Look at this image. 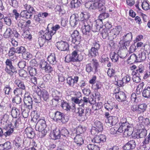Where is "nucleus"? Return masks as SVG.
Masks as SVG:
<instances>
[{
  "instance_id": "a878e982",
  "label": "nucleus",
  "mask_w": 150,
  "mask_h": 150,
  "mask_svg": "<svg viewBox=\"0 0 150 150\" xmlns=\"http://www.w3.org/2000/svg\"><path fill=\"white\" fill-rule=\"evenodd\" d=\"M81 102L80 105L82 107H84L85 105H86L88 103L90 104H92L93 103V100L91 101L89 100V98H87L86 96L84 97L82 99H81Z\"/></svg>"
},
{
  "instance_id": "20e7f679",
  "label": "nucleus",
  "mask_w": 150,
  "mask_h": 150,
  "mask_svg": "<svg viewBox=\"0 0 150 150\" xmlns=\"http://www.w3.org/2000/svg\"><path fill=\"white\" fill-rule=\"evenodd\" d=\"M91 62V63L87 64L85 66L86 71L88 73L93 72L94 69H97L99 66V63L96 59H92Z\"/></svg>"
},
{
  "instance_id": "3c124183",
  "label": "nucleus",
  "mask_w": 150,
  "mask_h": 150,
  "mask_svg": "<svg viewBox=\"0 0 150 150\" xmlns=\"http://www.w3.org/2000/svg\"><path fill=\"white\" fill-rule=\"evenodd\" d=\"M109 13L106 12H104L100 14L99 16L98 19L102 22V20L104 19L107 18L109 16Z\"/></svg>"
},
{
  "instance_id": "393cba45",
  "label": "nucleus",
  "mask_w": 150,
  "mask_h": 150,
  "mask_svg": "<svg viewBox=\"0 0 150 150\" xmlns=\"http://www.w3.org/2000/svg\"><path fill=\"white\" fill-rule=\"evenodd\" d=\"M147 105L145 103H142L138 105V114H143L146 110Z\"/></svg>"
},
{
  "instance_id": "4468645a",
  "label": "nucleus",
  "mask_w": 150,
  "mask_h": 150,
  "mask_svg": "<svg viewBox=\"0 0 150 150\" xmlns=\"http://www.w3.org/2000/svg\"><path fill=\"white\" fill-rule=\"evenodd\" d=\"M46 125L45 121L43 120H40L36 124L35 129L36 131L39 132L46 128Z\"/></svg>"
},
{
  "instance_id": "423d86ee",
  "label": "nucleus",
  "mask_w": 150,
  "mask_h": 150,
  "mask_svg": "<svg viewBox=\"0 0 150 150\" xmlns=\"http://www.w3.org/2000/svg\"><path fill=\"white\" fill-rule=\"evenodd\" d=\"M78 111L77 114L78 116L80 117L81 120L83 121L87 119L88 117L90 114V110L89 109H86L85 111L84 107H79L78 108Z\"/></svg>"
},
{
  "instance_id": "4be33fe9",
  "label": "nucleus",
  "mask_w": 150,
  "mask_h": 150,
  "mask_svg": "<svg viewBox=\"0 0 150 150\" xmlns=\"http://www.w3.org/2000/svg\"><path fill=\"white\" fill-rule=\"evenodd\" d=\"M75 97H72L71 98V100L74 103L78 104L79 106H81L80 104L81 102V100L79 99V98L81 97V93L79 91L76 92L75 94Z\"/></svg>"
},
{
  "instance_id": "9d476101",
  "label": "nucleus",
  "mask_w": 150,
  "mask_h": 150,
  "mask_svg": "<svg viewBox=\"0 0 150 150\" xmlns=\"http://www.w3.org/2000/svg\"><path fill=\"white\" fill-rule=\"evenodd\" d=\"M106 139V137L104 134L96 135L92 139L91 141L94 143L99 144L101 145L105 142Z\"/></svg>"
},
{
  "instance_id": "f03ea898",
  "label": "nucleus",
  "mask_w": 150,
  "mask_h": 150,
  "mask_svg": "<svg viewBox=\"0 0 150 150\" xmlns=\"http://www.w3.org/2000/svg\"><path fill=\"white\" fill-rule=\"evenodd\" d=\"M52 117L54 120L57 122L65 123L69 120L68 116L65 115L64 114L60 111L55 110L53 111Z\"/></svg>"
},
{
  "instance_id": "5fc2aeb1",
  "label": "nucleus",
  "mask_w": 150,
  "mask_h": 150,
  "mask_svg": "<svg viewBox=\"0 0 150 150\" xmlns=\"http://www.w3.org/2000/svg\"><path fill=\"white\" fill-rule=\"evenodd\" d=\"M55 11H58L60 14L63 15L64 14L65 12L63 7H61L60 5H57L55 8Z\"/></svg>"
},
{
  "instance_id": "a18cd8bd",
  "label": "nucleus",
  "mask_w": 150,
  "mask_h": 150,
  "mask_svg": "<svg viewBox=\"0 0 150 150\" xmlns=\"http://www.w3.org/2000/svg\"><path fill=\"white\" fill-rule=\"evenodd\" d=\"M11 126L10 125H8V126L6 128L7 131L4 133L3 135L6 137L9 136L13 132V128H11Z\"/></svg>"
},
{
  "instance_id": "0e129e2a",
  "label": "nucleus",
  "mask_w": 150,
  "mask_h": 150,
  "mask_svg": "<svg viewBox=\"0 0 150 150\" xmlns=\"http://www.w3.org/2000/svg\"><path fill=\"white\" fill-rule=\"evenodd\" d=\"M23 90L21 88H16L13 91V93L16 96H21L22 94Z\"/></svg>"
},
{
  "instance_id": "4d7b16f0",
  "label": "nucleus",
  "mask_w": 150,
  "mask_h": 150,
  "mask_svg": "<svg viewBox=\"0 0 150 150\" xmlns=\"http://www.w3.org/2000/svg\"><path fill=\"white\" fill-rule=\"evenodd\" d=\"M49 64L44 60H42L40 62V66L43 69L45 70V69L49 66Z\"/></svg>"
},
{
  "instance_id": "79ce46f5",
  "label": "nucleus",
  "mask_w": 150,
  "mask_h": 150,
  "mask_svg": "<svg viewBox=\"0 0 150 150\" xmlns=\"http://www.w3.org/2000/svg\"><path fill=\"white\" fill-rule=\"evenodd\" d=\"M110 57L112 61L114 62H116L118 60L119 56L118 54L115 52H111L110 54Z\"/></svg>"
},
{
  "instance_id": "6ab92c4d",
  "label": "nucleus",
  "mask_w": 150,
  "mask_h": 150,
  "mask_svg": "<svg viewBox=\"0 0 150 150\" xmlns=\"http://www.w3.org/2000/svg\"><path fill=\"white\" fill-rule=\"evenodd\" d=\"M40 94L41 99H42L44 101L46 102L49 101L50 95L46 90L42 89L40 91Z\"/></svg>"
},
{
  "instance_id": "412c9836",
  "label": "nucleus",
  "mask_w": 150,
  "mask_h": 150,
  "mask_svg": "<svg viewBox=\"0 0 150 150\" xmlns=\"http://www.w3.org/2000/svg\"><path fill=\"white\" fill-rule=\"evenodd\" d=\"M84 137L81 134H78L74 138V141L78 146H81L84 143Z\"/></svg>"
},
{
  "instance_id": "6e6d98bb",
  "label": "nucleus",
  "mask_w": 150,
  "mask_h": 150,
  "mask_svg": "<svg viewBox=\"0 0 150 150\" xmlns=\"http://www.w3.org/2000/svg\"><path fill=\"white\" fill-rule=\"evenodd\" d=\"M132 35L131 33H127L126 35L123 36L124 40L129 42L132 39Z\"/></svg>"
},
{
  "instance_id": "c9c22d12",
  "label": "nucleus",
  "mask_w": 150,
  "mask_h": 150,
  "mask_svg": "<svg viewBox=\"0 0 150 150\" xmlns=\"http://www.w3.org/2000/svg\"><path fill=\"white\" fill-rule=\"evenodd\" d=\"M52 135L54 137L53 139H59L61 137L59 128H56L53 131V132L52 133Z\"/></svg>"
},
{
  "instance_id": "864d4df0",
  "label": "nucleus",
  "mask_w": 150,
  "mask_h": 150,
  "mask_svg": "<svg viewBox=\"0 0 150 150\" xmlns=\"http://www.w3.org/2000/svg\"><path fill=\"white\" fill-rule=\"evenodd\" d=\"M26 50V48L25 47L21 46L20 47H17L16 49V53L18 54H23Z\"/></svg>"
},
{
  "instance_id": "473e14b6",
  "label": "nucleus",
  "mask_w": 150,
  "mask_h": 150,
  "mask_svg": "<svg viewBox=\"0 0 150 150\" xmlns=\"http://www.w3.org/2000/svg\"><path fill=\"white\" fill-rule=\"evenodd\" d=\"M98 49L92 47L91 50L88 51V55L90 57H95L98 54Z\"/></svg>"
},
{
  "instance_id": "7c9ffc66",
  "label": "nucleus",
  "mask_w": 150,
  "mask_h": 150,
  "mask_svg": "<svg viewBox=\"0 0 150 150\" xmlns=\"http://www.w3.org/2000/svg\"><path fill=\"white\" fill-rule=\"evenodd\" d=\"M20 114V112L18 109L15 107H12L11 110V115L13 118H17L18 117Z\"/></svg>"
},
{
  "instance_id": "b1692460",
  "label": "nucleus",
  "mask_w": 150,
  "mask_h": 150,
  "mask_svg": "<svg viewBox=\"0 0 150 150\" xmlns=\"http://www.w3.org/2000/svg\"><path fill=\"white\" fill-rule=\"evenodd\" d=\"M79 19L75 14L72 15L70 17V24L72 27H75L79 23Z\"/></svg>"
},
{
  "instance_id": "052dcab7",
  "label": "nucleus",
  "mask_w": 150,
  "mask_h": 150,
  "mask_svg": "<svg viewBox=\"0 0 150 150\" xmlns=\"http://www.w3.org/2000/svg\"><path fill=\"white\" fill-rule=\"evenodd\" d=\"M22 56L24 59L28 60L31 57L32 55L26 50L25 52L22 54Z\"/></svg>"
},
{
  "instance_id": "0eeeda50",
  "label": "nucleus",
  "mask_w": 150,
  "mask_h": 150,
  "mask_svg": "<svg viewBox=\"0 0 150 150\" xmlns=\"http://www.w3.org/2000/svg\"><path fill=\"white\" fill-rule=\"evenodd\" d=\"M119 128L117 129V132L120 133H124L125 135L130 136L132 133V128L130 126H126L125 125H120Z\"/></svg>"
},
{
  "instance_id": "39448f33",
  "label": "nucleus",
  "mask_w": 150,
  "mask_h": 150,
  "mask_svg": "<svg viewBox=\"0 0 150 150\" xmlns=\"http://www.w3.org/2000/svg\"><path fill=\"white\" fill-rule=\"evenodd\" d=\"M5 63L6 67L5 69V71L6 73L10 76H12L14 74L17 73V69L12 65L11 61L9 59H7Z\"/></svg>"
},
{
  "instance_id": "2f4dec72",
  "label": "nucleus",
  "mask_w": 150,
  "mask_h": 150,
  "mask_svg": "<svg viewBox=\"0 0 150 150\" xmlns=\"http://www.w3.org/2000/svg\"><path fill=\"white\" fill-rule=\"evenodd\" d=\"M82 3L81 0H72L71 4L72 8H77L81 6Z\"/></svg>"
},
{
  "instance_id": "8fccbe9b",
  "label": "nucleus",
  "mask_w": 150,
  "mask_h": 150,
  "mask_svg": "<svg viewBox=\"0 0 150 150\" xmlns=\"http://www.w3.org/2000/svg\"><path fill=\"white\" fill-rule=\"evenodd\" d=\"M86 149H87L88 150H100L98 146L93 144H88Z\"/></svg>"
},
{
  "instance_id": "cd10ccee",
  "label": "nucleus",
  "mask_w": 150,
  "mask_h": 150,
  "mask_svg": "<svg viewBox=\"0 0 150 150\" xmlns=\"http://www.w3.org/2000/svg\"><path fill=\"white\" fill-rule=\"evenodd\" d=\"M78 60V59L74 56L71 54H68L65 57V61L67 62H77Z\"/></svg>"
},
{
  "instance_id": "bf43d9fd",
  "label": "nucleus",
  "mask_w": 150,
  "mask_h": 150,
  "mask_svg": "<svg viewBox=\"0 0 150 150\" xmlns=\"http://www.w3.org/2000/svg\"><path fill=\"white\" fill-rule=\"evenodd\" d=\"M29 109L28 108H26L25 109L21 108L22 114L23 117L25 118H27L28 115Z\"/></svg>"
},
{
  "instance_id": "4c0bfd02",
  "label": "nucleus",
  "mask_w": 150,
  "mask_h": 150,
  "mask_svg": "<svg viewBox=\"0 0 150 150\" xmlns=\"http://www.w3.org/2000/svg\"><path fill=\"white\" fill-rule=\"evenodd\" d=\"M93 127L97 129V131H102L103 130L102 123L100 122L97 121L95 122V125Z\"/></svg>"
},
{
  "instance_id": "1a4fd4ad",
  "label": "nucleus",
  "mask_w": 150,
  "mask_h": 150,
  "mask_svg": "<svg viewBox=\"0 0 150 150\" xmlns=\"http://www.w3.org/2000/svg\"><path fill=\"white\" fill-rule=\"evenodd\" d=\"M56 46L60 51H66L69 49V45L67 42L61 41L57 42L55 44Z\"/></svg>"
},
{
  "instance_id": "69168bd1",
  "label": "nucleus",
  "mask_w": 150,
  "mask_h": 150,
  "mask_svg": "<svg viewBox=\"0 0 150 150\" xmlns=\"http://www.w3.org/2000/svg\"><path fill=\"white\" fill-rule=\"evenodd\" d=\"M60 27L59 25H56L54 26H53L51 27L50 30L52 32L54 35L56 33V31L60 29Z\"/></svg>"
},
{
  "instance_id": "7ed1b4c3",
  "label": "nucleus",
  "mask_w": 150,
  "mask_h": 150,
  "mask_svg": "<svg viewBox=\"0 0 150 150\" xmlns=\"http://www.w3.org/2000/svg\"><path fill=\"white\" fill-rule=\"evenodd\" d=\"M24 10L21 12V17L26 19H30L32 16V13L35 12L33 8L27 4H23Z\"/></svg>"
},
{
  "instance_id": "09e8293b",
  "label": "nucleus",
  "mask_w": 150,
  "mask_h": 150,
  "mask_svg": "<svg viewBox=\"0 0 150 150\" xmlns=\"http://www.w3.org/2000/svg\"><path fill=\"white\" fill-rule=\"evenodd\" d=\"M22 101V99L20 96H16L12 100V102L13 103L16 104H20Z\"/></svg>"
},
{
  "instance_id": "ea45409f",
  "label": "nucleus",
  "mask_w": 150,
  "mask_h": 150,
  "mask_svg": "<svg viewBox=\"0 0 150 150\" xmlns=\"http://www.w3.org/2000/svg\"><path fill=\"white\" fill-rule=\"evenodd\" d=\"M13 143L15 146L18 148L21 147V145L22 140L20 137H17L13 140Z\"/></svg>"
},
{
  "instance_id": "603ef678",
  "label": "nucleus",
  "mask_w": 150,
  "mask_h": 150,
  "mask_svg": "<svg viewBox=\"0 0 150 150\" xmlns=\"http://www.w3.org/2000/svg\"><path fill=\"white\" fill-rule=\"evenodd\" d=\"M51 95L53 97H60L62 96V93L55 89H52L51 91Z\"/></svg>"
},
{
  "instance_id": "f704fd0d",
  "label": "nucleus",
  "mask_w": 150,
  "mask_h": 150,
  "mask_svg": "<svg viewBox=\"0 0 150 150\" xmlns=\"http://www.w3.org/2000/svg\"><path fill=\"white\" fill-rule=\"evenodd\" d=\"M143 96L146 98H150V87H146L142 92Z\"/></svg>"
},
{
  "instance_id": "6e6552de",
  "label": "nucleus",
  "mask_w": 150,
  "mask_h": 150,
  "mask_svg": "<svg viewBox=\"0 0 150 150\" xmlns=\"http://www.w3.org/2000/svg\"><path fill=\"white\" fill-rule=\"evenodd\" d=\"M71 36L72 38V42L76 45H79L81 41V36L79 32L77 30H74Z\"/></svg>"
},
{
  "instance_id": "37998d69",
  "label": "nucleus",
  "mask_w": 150,
  "mask_h": 150,
  "mask_svg": "<svg viewBox=\"0 0 150 150\" xmlns=\"http://www.w3.org/2000/svg\"><path fill=\"white\" fill-rule=\"evenodd\" d=\"M138 119L139 122L143 125H147L149 123V120L148 118L144 119L143 117L140 116Z\"/></svg>"
},
{
  "instance_id": "774afa93",
  "label": "nucleus",
  "mask_w": 150,
  "mask_h": 150,
  "mask_svg": "<svg viewBox=\"0 0 150 150\" xmlns=\"http://www.w3.org/2000/svg\"><path fill=\"white\" fill-rule=\"evenodd\" d=\"M4 23L8 26L11 25L12 23V21L11 18L8 17H6L4 18Z\"/></svg>"
},
{
  "instance_id": "13d9d810",
  "label": "nucleus",
  "mask_w": 150,
  "mask_h": 150,
  "mask_svg": "<svg viewBox=\"0 0 150 150\" xmlns=\"http://www.w3.org/2000/svg\"><path fill=\"white\" fill-rule=\"evenodd\" d=\"M92 47H95V48L99 49L100 47V45L99 44V41L96 39H94L92 42Z\"/></svg>"
},
{
  "instance_id": "49530a36",
  "label": "nucleus",
  "mask_w": 150,
  "mask_h": 150,
  "mask_svg": "<svg viewBox=\"0 0 150 150\" xmlns=\"http://www.w3.org/2000/svg\"><path fill=\"white\" fill-rule=\"evenodd\" d=\"M28 70L29 73L31 76H34L37 74L36 69L35 68H33L30 66L28 67Z\"/></svg>"
},
{
  "instance_id": "e2e57ef3",
  "label": "nucleus",
  "mask_w": 150,
  "mask_h": 150,
  "mask_svg": "<svg viewBox=\"0 0 150 150\" xmlns=\"http://www.w3.org/2000/svg\"><path fill=\"white\" fill-rule=\"evenodd\" d=\"M3 90L5 94L9 95L11 91L12 90V88L9 85H6L5 86Z\"/></svg>"
},
{
  "instance_id": "a19ab883",
  "label": "nucleus",
  "mask_w": 150,
  "mask_h": 150,
  "mask_svg": "<svg viewBox=\"0 0 150 150\" xmlns=\"http://www.w3.org/2000/svg\"><path fill=\"white\" fill-rule=\"evenodd\" d=\"M120 50H127V48L128 47L129 45L130 42L128 41H126L123 40L122 43L120 42Z\"/></svg>"
},
{
  "instance_id": "dca6fc26",
  "label": "nucleus",
  "mask_w": 150,
  "mask_h": 150,
  "mask_svg": "<svg viewBox=\"0 0 150 150\" xmlns=\"http://www.w3.org/2000/svg\"><path fill=\"white\" fill-rule=\"evenodd\" d=\"M92 26L91 29L93 32H96L98 31L100 28L103 26V22L99 20H97L95 24L93 26L92 25Z\"/></svg>"
},
{
  "instance_id": "a211bd4d",
  "label": "nucleus",
  "mask_w": 150,
  "mask_h": 150,
  "mask_svg": "<svg viewBox=\"0 0 150 150\" xmlns=\"http://www.w3.org/2000/svg\"><path fill=\"white\" fill-rule=\"evenodd\" d=\"M24 102L26 107L29 109H31L33 106V100L32 98L30 96H25Z\"/></svg>"
},
{
  "instance_id": "72a5a7b5",
  "label": "nucleus",
  "mask_w": 150,
  "mask_h": 150,
  "mask_svg": "<svg viewBox=\"0 0 150 150\" xmlns=\"http://www.w3.org/2000/svg\"><path fill=\"white\" fill-rule=\"evenodd\" d=\"M13 32L9 28H7L4 34V37L5 38H11L13 35Z\"/></svg>"
},
{
  "instance_id": "f3484780",
  "label": "nucleus",
  "mask_w": 150,
  "mask_h": 150,
  "mask_svg": "<svg viewBox=\"0 0 150 150\" xmlns=\"http://www.w3.org/2000/svg\"><path fill=\"white\" fill-rule=\"evenodd\" d=\"M118 122V118L116 116H110L105 119L106 123H109L112 126L116 125Z\"/></svg>"
},
{
  "instance_id": "c756f323",
  "label": "nucleus",
  "mask_w": 150,
  "mask_h": 150,
  "mask_svg": "<svg viewBox=\"0 0 150 150\" xmlns=\"http://www.w3.org/2000/svg\"><path fill=\"white\" fill-rule=\"evenodd\" d=\"M60 106L64 110L67 111H69L71 109V106L69 104L63 100L61 101Z\"/></svg>"
},
{
  "instance_id": "680f3d73",
  "label": "nucleus",
  "mask_w": 150,
  "mask_h": 150,
  "mask_svg": "<svg viewBox=\"0 0 150 150\" xmlns=\"http://www.w3.org/2000/svg\"><path fill=\"white\" fill-rule=\"evenodd\" d=\"M39 94L37 93H34L33 95L34 101L36 103H40L41 100V98L38 96Z\"/></svg>"
},
{
  "instance_id": "ddd939ff",
  "label": "nucleus",
  "mask_w": 150,
  "mask_h": 150,
  "mask_svg": "<svg viewBox=\"0 0 150 150\" xmlns=\"http://www.w3.org/2000/svg\"><path fill=\"white\" fill-rule=\"evenodd\" d=\"M79 77L77 76H69L67 79V83L69 86L74 87V84L77 83L78 81Z\"/></svg>"
},
{
  "instance_id": "f257e3e1",
  "label": "nucleus",
  "mask_w": 150,
  "mask_h": 150,
  "mask_svg": "<svg viewBox=\"0 0 150 150\" xmlns=\"http://www.w3.org/2000/svg\"><path fill=\"white\" fill-rule=\"evenodd\" d=\"M81 16L83 18V19L81 21L79 24L81 25V30L83 35H86L87 38H90V32L92 23L88 19L90 18V15L86 12L81 13Z\"/></svg>"
},
{
  "instance_id": "2eb2a0df",
  "label": "nucleus",
  "mask_w": 150,
  "mask_h": 150,
  "mask_svg": "<svg viewBox=\"0 0 150 150\" xmlns=\"http://www.w3.org/2000/svg\"><path fill=\"white\" fill-rule=\"evenodd\" d=\"M136 146L135 141L132 140L126 144L123 147L124 150H131L134 149Z\"/></svg>"
},
{
  "instance_id": "c03bdc74",
  "label": "nucleus",
  "mask_w": 150,
  "mask_h": 150,
  "mask_svg": "<svg viewBox=\"0 0 150 150\" xmlns=\"http://www.w3.org/2000/svg\"><path fill=\"white\" fill-rule=\"evenodd\" d=\"M59 129L61 135L65 137H67L68 136L69 132L65 127H61Z\"/></svg>"
},
{
  "instance_id": "58836bf2",
  "label": "nucleus",
  "mask_w": 150,
  "mask_h": 150,
  "mask_svg": "<svg viewBox=\"0 0 150 150\" xmlns=\"http://www.w3.org/2000/svg\"><path fill=\"white\" fill-rule=\"evenodd\" d=\"M137 57V62H141L146 58V54L145 52H140Z\"/></svg>"
},
{
  "instance_id": "5701e85b",
  "label": "nucleus",
  "mask_w": 150,
  "mask_h": 150,
  "mask_svg": "<svg viewBox=\"0 0 150 150\" xmlns=\"http://www.w3.org/2000/svg\"><path fill=\"white\" fill-rule=\"evenodd\" d=\"M25 133L26 134L27 137L29 138H33L35 135L33 129L31 127H28L26 128L25 131Z\"/></svg>"
},
{
  "instance_id": "c85d7f7f",
  "label": "nucleus",
  "mask_w": 150,
  "mask_h": 150,
  "mask_svg": "<svg viewBox=\"0 0 150 150\" xmlns=\"http://www.w3.org/2000/svg\"><path fill=\"white\" fill-rule=\"evenodd\" d=\"M47 60L52 65L55 64L56 63L57 61L55 54L54 53H51L48 57Z\"/></svg>"
},
{
  "instance_id": "9b49d317",
  "label": "nucleus",
  "mask_w": 150,
  "mask_h": 150,
  "mask_svg": "<svg viewBox=\"0 0 150 150\" xmlns=\"http://www.w3.org/2000/svg\"><path fill=\"white\" fill-rule=\"evenodd\" d=\"M52 25V24L51 23L49 24L45 30L44 31L42 30L41 31V34L43 33V36L46 40H49L51 39L52 36L54 35L52 33L50 30L49 29V28L50 27H51Z\"/></svg>"
},
{
  "instance_id": "338daca9",
  "label": "nucleus",
  "mask_w": 150,
  "mask_h": 150,
  "mask_svg": "<svg viewBox=\"0 0 150 150\" xmlns=\"http://www.w3.org/2000/svg\"><path fill=\"white\" fill-rule=\"evenodd\" d=\"M19 75L20 76L23 77L25 79L28 78V77L27 76L28 73L25 71L24 70L22 69L19 72Z\"/></svg>"
},
{
  "instance_id": "e433bc0d",
  "label": "nucleus",
  "mask_w": 150,
  "mask_h": 150,
  "mask_svg": "<svg viewBox=\"0 0 150 150\" xmlns=\"http://www.w3.org/2000/svg\"><path fill=\"white\" fill-rule=\"evenodd\" d=\"M114 104V103L109 101L105 103L104 107L107 110L109 111H111L113 109V106Z\"/></svg>"
},
{
  "instance_id": "bb28decb",
  "label": "nucleus",
  "mask_w": 150,
  "mask_h": 150,
  "mask_svg": "<svg viewBox=\"0 0 150 150\" xmlns=\"http://www.w3.org/2000/svg\"><path fill=\"white\" fill-rule=\"evenodd\" d=\"M14 83L19 87V88H21L23 90H25V86L23 82L22 81L18 79H17L15 80Z\"/></svg>"
},
{
  "instance_id": "de8ad7c7",
  "label": "nucleus",
  "mask_w": 150,
  "mask_h": 150,
  "mask_svg": "<svg viewBox=\"0 0 150 150\" xmlns=\"http://www.w3.org/2000/svg\"><path fill=\"white\" fill-rule=\"evenodd\" d=\"M22 35L24 38L28 39L29 40L32 38V36L28 29L24 30Z\"/></svg>"
},
{
  "instance_id": "aec40b11",
  "label": "nucleus",
  "mask_w": 150,
  "mask_h": 150,
  "mask_svg": "<svg viewBox=\"0 0 150 150\" xmlns=\"http://www.w3.org/2000/svg\"><path fill=\"white\" fill-rule=\"evenodd\" d=\"M115 98L118 101L122 102L125 100L126 99V96L124 92L120 91L115 93Z\"/></svg>"
},
{
  "instance_id": "f8f14e48",
  "label": "nucleus",
  "mask_w": 150,
  "mask_h": 150,
  "mask_svg": "<svg viewBox=\"0 0 150 150\" xmlns=\"http://www.w3.org/2000/svg\"><path fill=\"white\" fill-rule=\"evenodd\" d=\"M105 3L104 0H100L96 2L93 4V8L98 9L99 11L104 12L105 10V7L104 6Z\"/></svg>"
}]
</instances>
